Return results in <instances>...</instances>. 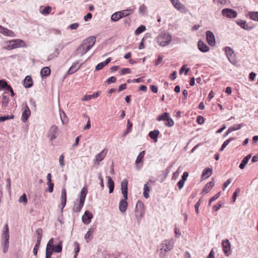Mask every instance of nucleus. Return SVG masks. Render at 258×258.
<instances>
[{"label":"nucleus","mask_w":258,"mask_h":258,"mask_svg":"<svg viewBox=\"0 0 258 258\" xmlns=\"http://www.w3.org/2000/svg\"><path fill=\"white\" fill-rule=\"evenodd\" d=\"M96 39L94 36H91L85 39L80 45L75 52V55H80L81 56L84 55L94 45Z\"/></svg>","instance_id":"nucleus-1"},{"label":"nucleus","mask_w":258,"mask_h":258,"mask_svg":"<svg viewBox=\"0 0 258 258\" xmlns=\"http://www.w3.org/2000/svg\"><path fill=\"white\" fill-rule=\"evenodd\" d=\"M87 192V188L86 187H83L78 195V199L74 202L73 208L74 212L78 213L80 212L84 206Z\"/></svg>","instance_id":"nucleus-2"},{"label":"nucleus","mask_w":258,"mask_h":258,"mask_svg":"<svg viewBox=\"0 0 258 258\" xmlns=\"http://www.w3.org/2000/svg\"><path fill=\"white\" fill-rule=\"evenodd\" d=\"M25 43L21 39H14L10 41H5L3 43V49L11 50L20 47H25Z\"/></svg>","instance_id":"nucleus-3"},{"label":"nucleus","mask_w":258,"mask_h":258,"mask_svg":"<svg viewBox=\"0 0 258 258\" xmlns=\"http://www.w3.org/2000/svg\"><path fill=\"white\" fill-rule=\"evenodd\" d=\"M9 238H10V234H9V227L7 224L5 225L4 228L3 232V243L4 245V247L3 249V251L4 253L7 252L9 246Z\"/></svg>","instance_id":"nucleus-4"},{"label":"nucleus","mask_w":258,"mask_h":258,"mask_svg":"<svg viewBox=\"0 0 258 258\" xmlns=\"http://www.w3.org/2000/svg\"><path fill=\"white\" fill-rule=\"evenodd\" d=\"M144 214V204L140 201H138L135 208V216L138 220H140Z\"/></svg>","instance_id":"nucleus-5"},{"label":"nucleus","mask_w":258,"mask_h":258,"mask_svg":"<svg viewBox=\"0 0 258 258\" xmlns=\"http://www.w3.org/2000/svg\"><path fill=\"white\" fill-rule=\"evenodd\" d=\"M174 240L172 238L164 240L162 241V250L168 252L172 250L174 247Z\"/></svg>","instance_id":"nucleus-6"},{"label":"nucleus","mask_w":258,"mask_h":258,"mask_svg":"<svg viewBox=\"0 0 258 258\" xmlns=\"http://www.w3.org/2000/svg\"><path fill=\"white\" fill-rule=\"evenodd\" d=\"M222 14L224 16L230 19L235 18L237 16V13L236 11L229 8L223 9L222 11Z\"/></svg>","instance_id":"nucleus-7"},{"label":"nucleus","mask_w":258,"mask_h":258,"mask_svg":"<svg viewBox=\"0 0 258 258\" xmlns=\"http://www.w3.org/2000/svg\"><path fill=\"white\" fill-rule=\"evenodd\" d=\"M58 132V129L56 126L53 125L50 127L47 134V136L49 138L50 141L56 138Z\"/></svg>","instance_id":"nucleus-8"},{"label":"nucleus","mask_w":258,"mask_h":258,"mask_svg":"<svg viewBox=\"0 0 258 258\" xmlns=\"http://www.w3.org/2000/svg\"><path fill=\"white\" fill-rule=\"evenodd\" d=\"M222 249L224 254L229 256L231 254V244L228 239L222 241Z\"/></svg>","instance_id":"nucleus-9"},{"label":"nucleus","mask_w":258,"mask_h":258,"mask_svg":"<svg viewBox=\"0 0 258 258\" xmlns=\"http://www.w3.org/2000/svg\"><path fill=\"white\" fill-rule=\"evenodd\" d=\"M162 120L164 121L165 125L168 127H171L174 125V121L168 113L162 114Z\"/></svg>","instance_id":"nucleus-10"},{"label":"nucleus","mask_w":258,"mask_h":258,"mask_svg":"<svg viewBox=\"0 0 258 258\" xmlns=\"http://www.w3.org/2000/svg\"><path fill=\"white\" fill-rule=\"evenodd\" d=\"M237 24L241 28L245 30H250L254 28V26L250 25H249L247 23L246 21L242 20L241 19L237 20L236 21Z\"/></svg>","instance_id":"nucleus-11"},{"label":"nucleus","mask_w":258,"mask_h":258,"mask_svg":"<svg viewBox=\"0 0 258 258\" xmlns=\"http://www.w3.org/2000/svg\"><path fill=\"white\" fill-rule=\"evenodd\" d=\"M92 218V214L90 212L86 211L82 216L83 222L85 224L88 225L91 222Z\"/></svg>","instance_id":"nucleus-12"},{"label":"nucleus","mask_w":258,"mask_h":258,"mask_svg":"<svg viewBox=\"0 0 258 258\" xmlns=\"http://www.w3.org/2000/svg\"><path fill=\"white\" fill-rule=\"evenodd\" d=\"M207 41L208 44L211 46H214L215 45V39L213 33L210 31L206 32Z\"/></svg>","instance_id":"nucleus-13"},{"label":"nucleus","mask_w":258,"mask_h":258,"mask_svg":"<svg viewBox=\"0 0 258 258\" xmlns=\"http://www.w3.org/2000/svg\"><path fill=\"white\" fill-rule=\"evenodd\" d=\"M145 155V151H142L140 153L136 160V167L138 170H140L143 166L142 159Z\"/></svg>","instance_id":"nucleus-14"},{"label":"nucleus","mask_w":258,"mask_h":258,"mask_svg":"<svg viewBox=\"0 0 258 258\" xmlns=\"http://www.w3.org/2000/svg\"><path fill=\"white\" fill-rule=\"evenodd\" d=\"M107 153V150L105 149H103L101 152L98 153L95 156L94 159V162L96 163V162L99 163V162L102 161L105 157ZM99 164V163H98Z\"/></svg>","instance_id":"nucleus-15"},{"label":"nucleus","mask_w":258,"mask_h":258,"mask_svg":"<svg viewBox=\"0 0 258 258\" xmlns=\"http://www.w3.org/2000/svg\"><path fill=\"white\" fill-rule=\"evenodd\" d=\"M127 180L126 179H123L121 182V193L123 198H126L127 196Z\"/></svg>","instance_id":"nucleus-16"},{"label":"nucleus","mask_w":258,"mask_h":258,"mask_svg":"<svg viewBox=\"0 0 258 258\" xmlns=\"http://www.w3.org/2000/svg\"><path fill=\"white\" fill-rule=\"evenodd\" d=\"M173 6L175 9H176L182 13L186 14L188 12V9L183 4H181L179 1L174 4Z\"/></svg>","instance_id":"nucleus-17"},{"label":"nucleus","mask_w":258,"mask_h":258,"mask_svg":"<svg viewBox=\"0 0 258 258\" xmlns=\"http://www.w3.org/2000/svg\"><path fill=\"white\" fill-rule=\"evenodd\" d=\"M127 196H126V198H123V199H121L119 204V210L121 213H124L126 211L127 207Z\"/></svg>","instance_id":"nucleus-18"},{"label":"nucleus","mask_w":258,"mask_h":258,"mask_svg":"<svg viewBox=\"0 0 258 258\" xmlns=\"http://www.w3.org/2000/svg\"><path fill=\"white\" fill-rule=\"evenodd\" d=\"M0 88L5 89L11 93V96H13L15 93L12 88L7 84V82H0Z\"/></svg>","instance_id":"nucleus-19"},{"label":"nucleus","mask_w":258,"mask_h":258,"mask_svg":"<svg viewBox=\"0 0 258 258\" xmlns=\"http://www.w3.org/2000/svg\"><path fill=\"white\" fill-rule=\"evenodd\" d=\"M171 40V36L168 33H164L162 34V46H166L170 42Z\"/></svg>","instance_id":"nucleus-20"},{"label":"nucleus","mask_w":258,"mask_h":258,"mask_svg":"<svg viewBox=\"0 0 258 258\" xmlns=\"http://www.w3.org/2000/svg\"><path fill=\"white\" fill-rule=\"evenodd\" d=\"M61 205L62 206L61 210L65 207L67 201V192L65 188H63L61 192Z\"/></svg>","instance_id":"nucleus-21"},{"label":"nucleus","mask_w":258,"mask_h":258,"mask_svg":"<svg viewBox=\"0 0 258 258\" xmlns=\"http://www.w3.org/2000/svg\"><path fill=\"white\" fill-rule=\"evenodd\" d=\"M0 33H1L2 34H3L5 35L8 36L13 37L14 36V33L12 31L7 29V28H6L5 27H3L1 25H0Z\"/></svg>","instance_id":"nucleus-22"},{"label":"nucleus","mask_w":258,"mask_h":258,"mask_svg":"<svg viewBox=\"0 0 258 258\" xmlns=\"http://www.w3.org/2000/svg\"><path fill=\"white\" fill-rule=\"evenodd\" d=\"M152 182L151 180H149L146 184H145L144 186V191H143V195L144 197L146 199H148L149 198V192H150V186L149 185L150 184V183Z\"/></svg>","instance_id":"nucleus-23"},{"label":"nucleus","mask_w":258,"mask_h":258,"mask_svg":"<svg viewBox=\"0 0 258 258\" xmlns=\"http://www.w3.org/2000/svg\"><path fill=\"white\" fill-rule=\"evenodd\" d=\"M198 45L199 50L202 52H206L209 50V47L201 40L199 41Z\"/></svg>","instance_id":"nucleus-24"},{"label":"nucleus","mask_w":258,"mask_h":258,"mask_svg":"<svg viewBox=\"0 0 258 258\" xmlns=\"http://www.w3.org/2000/svg\"><path fill=\"white\" fill-rule=\"evenodd\" d=\"M94 232V228H90L89 230L87 231V232L86 233L84 236V238L87 242H89L93 238V235Z\"/></svg>","instance_id":"nucleus-25"},{"label":"nucleus","mask_w":258,"mask_h":258,"mask_svg":"<svg viewBox=\"0 0 258 258\" xmlns=\"http://www.w3.org/2000/svg\"><path fill=\"white\" fill-rule=\"evenodd\" d=\"M101 94V91H98L96 93H93L92 95H85L82 99V101H88L91 99L97 98Z\"/></svg>","instance_id":"nucleus-26"},{"label":"nucleus","mask_w":258,"mask_h":258,"mask_svg":"<svg viewBox=\"0 0 258 258\" xmlns=\"http://www.w3.org/2000/svg\"><path fill=\"white\" fill-rule=\"evenodd\" d=\"M215 183L214 181H210L208 182L203 188L202 193L203 194H207L214 186Z\"/></svg>","instance_id":"nucleus-27"},{"label":"nucleus","mask_w":258,"mask_h":258,"mask_svg":"<svg viewBox=\"0 0 258 258\" xmlns=\"http://www.w3.org/2000/svg\"><path fill=\"white\" fill-rule=\"evenodd\" d=\"M159 133L160 132L158 130H154L151 131L149 134V136L156 143L158 141V137Z\"/></svg>","instance_id":"nucleus-28"},{"label":"nucleus","mask_w":258,"mask_h":258,"mask_svg":"<svg viewBox=\"0 0 258 258\" xmlns=\"http://www.w3.org/2000/svg\"><path fill=\"white\" fill-rule=\"evenodd\" d=\"M81 66V64L79 63L78 62H74L69 69V73L73 74L76 72L77 70H78L80 69Z\"/></svg>","instance_id":"nucleus-29"},{"label":"nucleus","mask_w":258,"mask_h":258,"mask_svg":"<svg viewBox=\"0 0 258 258\" xmlns=\"http://www.w3.org/2000/svg\"><path fill=\"white\" fill-rule=\"evenodd\" d=\"M251 156L250 154H249L248 155H247L246 156H245L243 159L241 161L240 165H239V167L241 169H243L244 168L245 165H246V164L247 163L248 161H249V160L251 158Z\"/></svg>","instance_id":"nucleus-30"},{"label":"nucleus","mask_w":258,"mask_h":258,"mask_svg":"<svg viewBox=\"0 0 258 258\" xmlns=\"http://www.w3.org/2000/svg\"><path fill=\"white\" fill-rule=\"evenodd\" d=\"M107 178L108 179L107 185L109 188V192L111 194L113 192L114 190V183L110 176H107Z\"/></svg>","instance_id":"nucleus-31"},{"label":"nucleus","mask_w":258,"mask_h":258,"mask_svg":"<svg viewBox=\"0 0 258 258\" xmlns=\"http://www.w3.org/2000/svg\"><path fill=\"white\" fill-rule=\"evenodd\" d=\"M212 172L213 170L212 168H205L203 171L202 177L204 178H207L212 174Z\"/></svg>","instance_id":"nucleus-32"},{"label":"nucleus","mask_w":258,"mask_h":258,"mask_svg":"<svg viewBox=\"0 0 258 258\" xmlns=\"http://www.w3.org/2000/svg\"><path fill=\"white\" fill-rule=\"evenodd\" d=\"M226 54L229 60L233 57L234 52L230 47H226L225 48Z\"/></svg>","instance_id":"nucleus-33"},{"label":"nucleus","mask_w":258,"mask_h":258,"mask_svg":"<svg viewBox=\"0 0 258 258\" xmlns=\"http://www.w3.org/2000/svg\"><path fill=\"white\" fill-rule=\"evenodd\" d=\"M30 115V111L28 106H26L25 108L24 112L22 113V119L24 122H25L28 116Z\"/></svg>","instance_id":"nucleus-34"},{"label":"nucleus","mask_w":258,"mask_h":258,"mask_svg":"<svg viewBox=\"0 0 258 258\" xmlns=\"http://www.w3.org/2000/svg\"><path fill=\"white\" fill-rule=\"evenodd\" d=\"M243 126V123L237 124H235L233 126H231L230 127H229V128L228 129V133H230L233 131L238 130L240 129L241 128V127Z\"/></svg>","instance_id":"nucleus-35"},{"label":"nucleus","mask_w":258,"mask_h":258,"mask_svg":"<svg viewBox=\"0 0 258 258\" xmlns=\"http://www.w3.org/2000/svg\"><path fill=\"white\" fill-rule=\"evenodd\" d=\"M248 15L250 19L258 22V12H249Z\"/></svg>","instance_id":"nucleus-36"},{"label":"nucleus","mask_w":258,"mask_h":258,"mask_svg":"<svg viewBox=\"0 0 258 258\" xmlns=\"http://www.w3.org/2000/svg\"><path fill=\"white\" fill-rule=\"evenodd\" d=\"M62 243L60 241L57 245H55L52 247L51 249L53 250V252H60L62 251Z\"/></svg>","instance_id":"nucleus-37"},{"label":"nucleus","mask_w":258,"mask_h":258,"mask_svg":"<svg viewBox=\"0 0 258 258\" xmlns=\"http://www.w3.org/2000/svg\"><path fill=\"white\" fill-rule=\"evenodd\" d=\"M134 11L132 9H127L119 12L121 18L126 17L133 13Z\"/></svg>","instance_id":"nucleus-38"},{"label":"nucleus","mask_w":258,"mask_h":258,"mask_svg":"<svg viewBox=\"0 0 258 258\" xmlns=\"http://www.w3.org/2000/svg\"><path fill=\"white\" fill-rule=\"evenodd\" d=\"M9 97L6 96H3L2 98V106L3 108H6L9 102Z\"/></svg>","instance_id":"nucleus-39"},{"label":"nucleus","mask_w":258,"mask_h":258,"mask_svg":"<svg viewBox=\"0 0 258 258\" xmlns=\"http://www.w3.org/2000/svg\"><path fill=\"white\" fill-rule=\"evenodd\" d=\"M74 247L75 255L74 258H77L78 253L80 250V245L77 242H75L73 244Z\"/></svg>","instance_id":"nucleus-40"},{"label":"nucleus","mask_w":258,"mask_h":258,"mask_svg":"<svg viewBox=\"0 0 258 258\" xmlns=\"http://www.w3.org/2000/svg\"><path fill=\"white\" fill-rule=\"evenodd\" d=\"M50 73V70L48 67H45L42 69L40 74L42 77L47 76Z\"/></svg>","instance_id":"nucleus-41"},{"label":"nucleus","mask_w":258,"mask_h":258,"mask_svg":"<svg viewBox=\"0 0 258 258\" xmlns=\"http://www.w3.org/2000/svg\"><path fill=\"white\" fill-rule=\"evenodd\" d=\"M132 126V123L128 120L127 122V128L125 132L123 135V137H125L127 134L131 132Z\"/></svg>","instance_id":"nucleus-42"},{"label":"nucleus","mask_w":258,"mask_h":258,"mask_svg":"<svg viewBox=\"0 0 258 258\" xmlns=\"http://www.w3.org/2000/svg\"><path fill=\"white\" fill-rule=\"evenodd\" d=\"M122 18L119 12L114 13L111 17V19L113 21H117Z\"/></svg>","instance_id":"nucleus-43"},{"label":"nucleus","mask_w":258,"mask_h":258,"mask_svg":"<svg viewBox=\"0 0 258 258\" xmlns=\"http://www.w3.org/2000/svg\"><path fill=\"white\" fill-rule=\"evenodd\" d=\"M234 139L235 138H230L229 139L225 141L220 149V151H222L225 148V147L229 144V143L231 141L234 140Z\"/></svg>","instance_id":"nucleus-44"},{"label":"nucleus","mask_w":258,"mask_h":258,"mask_svg":"<svg viewBox=\"0 0 258 258\" xmlns=\"http://www.w3.org/2000/svg\"><path fill=\"white\" fill-rule=\"evenodd\" d=\"M60 117L61 120L62 124H64L67 122L68 120L66 118V115L62 110H59Z\"/></svg>","instance_id":"nucleus-45"},{"label":"nucleus","mask_w":258,"mask_h":258,"mask_svg":"<svg viewBox=\"0 0 258 258\" xmlns=\"http://www.w3.org/2000/svg\"><path fill=\"white\" fill-rule=\"evenodd\" d=\"M203 200H202V199H200L199 200V201L196 203V204L194 206V207H195V211H196V212L197 214H199V207L201 205V204H202V203L203 202Z\"/></svg>","instance_id":"nucleus-46"},{"label":"nucleus","mask_w":258,"mask_h":258,"mask_svg":"<svg viewBox=\"0 0 258 258\" xmlns=\"http://www.w3.org/2000/svg\"><path fill=\"white\" fill-rule=\"evenodd\" d=\"M146 30V27L144 25H141L137 28V29L135 31L136 35H139L140 33H142Z\"/></svg>","instance_id":"nucleus-47"},{"label":"nucleus","mask_w":258,"mask_h":258,"mask_svg":"<svg viewBox=\"0 0 258 258\" xmlns=\"http://www.w3.org/2000/svg\"><path fill=\"white\" fill-rule=\"evenodd\" d=\"M53 250L51 248H46L45 258H51Z\"/></svg>","instance_id":"nucleus-48"},{"label":"nucleus","mask_w":258,"mask_h":258,"mask_svg":"<svg viewBox=\"0 0 258 258\" xmlns=\"http://www.w3.org/2000/svg\"><path fill=\"white\" fill-rule=\"evenodd\" d=\"M36 233L37 235V240L41 241L42 237V230L41 228H39L36 230Z\"/></svg>","instance_id":"nucleus-49"},{"label":"nucleus","mask_w":258,"mask_h":258,"mask_svg":"<svg viewBox=\"0 0 258 258\" xmlns=\"http://www.w3.org/2000/svg\"><path fill=\"white\" fill-rule=\"evenodd\" d=\"M40 241H38V240H37L36 243L35 245V247L33 249V253L35 255H36L37 254L38 249L39 247V245L40 244Z\"/></svg>","instance_id":"nucleus-50"},{"label":"nucleus","mask_w":258,"mask_h":258,"mask_svg":"<svg viewBox=\"0 0 258 258\" xmlns=\"http://www.w3.org/2000/svg\"><path fill=\"white\" fill-rule=\"evenodd\" d=\"M51 10V8L50 7H49V6H48V7H45L41 11V13L42 14L47 15V14H49L50 13V12Z\"/></svg>","instance_id":"nucleus-51"},{"label":"nucleus","mask_w":258,"mask_h":258,"mask_svg":"<svg viewBox=\"0 0 258 258\" xmlns=\"http://www.w3.org/2000/svg\"><path fill=\"white\" fill-rule=\"evenodd\" d=\"M27 198L26 194H24L23 195L20 196L19 199V202L20 203H26L27 202Z\"/></svg>","instance_id":"nucleus-52"},{"label":"nucleus","mask_w":258,"mask_h":258,"mask_svg":"<svg viewBox=\"0 0 258 258\" xmlns=\"http://www.w3.org/2000/svg\"><path fill=\"white\" fill-rule=\"evenodd\" d=\"M147 10V7L144 5H142L139 9V13L142 15H144Z\"/></svg>","instance_id":"nucleus-53"},{"label":"nucleus","mask_w":258,"mask_h":258,"mask_svg":"<svg viewBox=\"0 0 258 258\" xmlns=\"http://www.w3.org/2000/svg\"><path fill=\"white\" fill-rule=\"evenodd\" d=\"M59 163L61 167H63L65 165V163L64 161V156L63 155H60L59 157Z\"/></svg>","instance_id":"nucleus-54"},{"label":"nucleus","mask_w":258,"mask_h":258,"mask_svg":"<svg viewBox=\"0 0 258 258\" xmlns=\"http://www.w3.org/2000/svg\"><path fill=\"white\" fill-rule=\"evenodd\" d=\"M14 116L13 115H12L11 116L7 115V116H0V122L4 121L9 119H12L14 118Z\"/></svg>","instance_id":"nucleus-55"},{"label":"nucleus","mask_w":258,"mask_h":258,"mask_svg":"<svg viewBox=\"0 0 258 258\" xmlns=\"http://www.w3.org/2000/svg\"><path fill=\"white\" fill-rule=\"evenodd\" d=\"M131 72V70L128 68H124L122 69L121 71L119 72V73L120 75H124L125 74H129Z\"/></svg>","instance_id":"nucleus-56"},{"label":"nucleus","mask_w":258,"mask_h":258,"mask_svg":"<svg viewBox=\"0 0 258 258\" xmlns=\"http://www.w3.org/2000/svg\"><path fill=\"white\" fill-rule=\"evenodd\" d=\"M47 184L48 186V189L47 190L49 192H50V193L52 192L53 191V187H54L53 183L52 182H50V183H47Z\"/></svg>","instance_id":"nucleus-57"},{"label":"nucleus","mask_w":258,"mask_h":258,"mask_svg":"<svg viewBox=\"0 0 258 258\" xmlns=\"http://www.w3.org/2000/svg\"><path fill=\"white\" fill-rule=\"evenodd\" d=\"M188 71V68L186 69L185 66H183L179 70V74H182L183 73V72H185V75H187Z\"/></svg>","instance_id":"nucleus-58"},{"label":"nucleus","mask_w":258,"mask_h":258,"mask_svg":"<svg viewBox=\"0 0 258 258\" xmlns=\"http://www.w3.org/2000/svg\"><path fill=\"white\" fill-rule=\"evenodd\" d=\"M222 205V203H221V202H219L218 204L215 205L213 207V209L215 211H217L221 208Z\"/></svg>","instance_id":"nucleus-59"},{"label":"nucleus","mask_w":258,"mask_h":258,"mask_svg":"<svg viewBox=\"0 0 258 258\" xmlns=\"http://www.w3.org/2000/svg\"><path fill=\"white\" fill-rule=\"evenodd\" d=\"M197 121L199 124H202L204 123V118L202 116H198L197 117Z\"/></svg>","instance_id":"nucleus-60"},{"label":"nucleus","mask_w":258,"mask_h":258,"mask_svg":"<svg viewBox=\"0 0 258 258\" xmlns=\"http://www.w3.org/2000/svg\"><path fill=\"white\" fill-rule=\"evenodd\" d=\"M33 85V82H23V85L25 88H30Z\"/></svg>","instance_id":"nucleus-61"},{"label":"nucleus","mask_w":258,"mask_h":258,"mask_svg":"<svg viewBox=\"0 0 258 258\" xmlns=\"http://www.w3.org/2000/svg\"><path fill=\"white\" fill-rule=\"evenodd\" d=\"M53 238H51L48 242L46 247L47 248H51L53 246Z\"/></svg>","instance_id":"nucleus-62"},{"label":"nucleus","mask_w":258,"mask_h":258,"mask_svg":"<svg viewBox=\"0 0 258 258\" xmlns=\"http://www.w3.org/2000/svg\"><path fill=\"white\" fill-rule=\"evenodd\" d=\"M79 25L78 23H75L71 24L69 26V28L71 30H75V29H76L79 27Z\"/></svg>","instance_id":"nucleus-63"},{"label":"nucleus","mask_w":258,"mask_h":258,"mask_svg":"<svg viewBox=\"0 0 258 258\" xmlns=\"http://www.w3.org/2000/svg\"><path fill=\"white\" fill-rule=\"evenodd\" d=\"M105 66L104 65V64L103 63V62H101L99 63H98L96 67V70L97 71H99L100 70H101L104 67H105Z\"/></svg>","instance_id":"nucleus-64"}]
</instances>
